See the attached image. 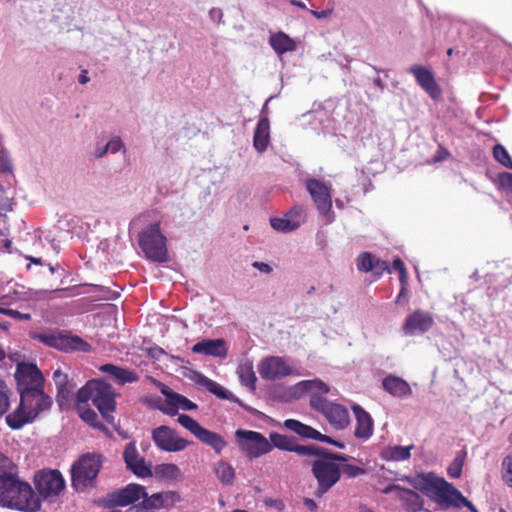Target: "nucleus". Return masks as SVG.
<instances>
[{
	"mask_svg": "<svg viewBox=\"0 0 512 512\" xmlns=\"http://www.w3.org/2000/svg\"><path fill=\"white\" fill-rule=\"evenodd\" d=\"M316 449L318 451L311 453L309 456L317 457L312 462L311 471L318 483L315 495L322 497L340 480L341 469L337 462H346L347 457L342 454L329 452L319 446H316Z\"/></svg>",
	"mask_w": 512,
	"mask_h": 512,
	"instance_id": "20e7f679",
	"label": "nucleus"
},
{
	"mask_svg": "<svg viewBox=\"0 0 512 512\" xmlns=\"http://www.w3.org/2000/svg\"><path fill=\"white\" fill-rule=\"evenodd\" d=\"M500 186L512 193V173L503 172L499 174Z\"/></svg>",
	"mask_w": 512,
	"mask_h": 512,
	"instance_id": "603ef678",
	"label": "nucleus"
},
{
	"mask_svg": "<svg viewBox=\"0 0 512 512\" xmlns=\"http://www.w3.org/2000/svg\"><path fill=\"white\" fill-rule=\"evenodd\" d=\"M43 342L48 346L56 348L60 351H81L89 352L91 346L79 336L68 335H49L43 337Z\"/></svg>",
	"mask_w": 512,
	"mask_h": 512,
	"instance_id": "dca6fc26",
	"label": "nucleus"
},
{
	"mask_svg": "<svg viewBox=\"0 0 512 512\" xmlns=\"http://www.w3.org/2000/svg\"><path fill=\"white\" fill-rule=\"evenodd\" d=\"M493 157L497 162H499L506 168L512 169V159L503 145L496 144L493 147Z\"/></svg>",
	"mask_w": 512,
	"mask_h": 512,
	"instance_id": "c03bdc74",
	"label": "nucleus"
},
{
	"mask_svg": "<svg viewBox=\"0 0 512 512\" xmlns=\"http://www.w3.org/2000/svg\"><path fill=\"white\" fill-rule=\"evenodd\" d=\"M142 501L130 507L127 512H154L164 507L165 496L164 493H155L148 496L146 488L144 487V496L141 497Z\"/></svg>",
	"mask_w": 512,
	"mask_h": 512,
	"instance_id": "a878e982",
	"label": "nucleus"
},
{
	"mask_svg": "<svg viewBox=\"0 0 512 512\" xmlns=\"http://www.w3.org/2000/svg\"><path fill=\"white\" fill-rule=\"evenodd\" d=\"M139 246L148 259L158 263L168 261L166 237L161 233L160 222L150 224L139 234Z\"/></svg>",
	"mask_w": 512,
	"mask_h": 512,
	"instance_id": "423d86ee",
	"label": "nucleus"
},
{
	"mask_svg": "<svg viewBox=\"0 0 512 512\" xmlns=\"http://www.w3.org/2000/svg\"><path fill=\"white\" fill-rule=\"evenodd\" d=\"M304 505L311 511H315L318 507L316 502L311 498H305Z\"/></svg>",
	"mask_w": 512,
	"mask_h": 512,
	"instance_id": "052dcab7",
	"label": "nucleus"
},
{
	"mask_svg": "<svg viewBox=\"0 0 512 512\" xmlns=\"http://www.w3.org/2000/svg\"><path fill=\"white\" fill-rule=\"evenodd\" d=\"M284 426L303 438L316 440L319 435V431L295 419L285 420Z\"/></svg>",
	"mask_w": 512,
	"mask_h": 512,
	"instance_id": "c9c22d12",
	"label": "nucleus"
},
{
	"mask_svg": "<svg viewBox=\"0 0 512 512\" xmlns=\"http://www.w3.org/2000/svg\"><path fill=\"white\" fill-rule=\"evenodd\" d=\"M36 418V412L29 411L28 407L22 405L20 400L18 407L6 416V423L11 429L18 430L24 425L32 423Z\"/></svg>",
	"mask_w": 512,
	"mask_h": 512,
	"instance_id": "b1692460",
	"label": "nucleus"
},
{
	"mask_svg": "<svg viewBox=\"0 0 512 512\" xmlns=\"http://www.w3.org/2000/svg\"><path fill=\"white\" fill-rule=\"evenodd\" d=\"M192 352L196 354H203L206 356H213L224 358L227 355V347L224 339H204L192 347Z\"/></svg>",
	"mask_w": 512,
	"mask_h": 512,
	"instance_id": "4be33fe9",
	"label": "nucleus"
},
{
	"mask_svg": "<svg viewBox=\"0 0 512 512\" xmlns=\"http://www.w3.org/2000/svg\"><path fill=\"white\" fill-rule=\"evenodd\" d=\"M102 467V456L87 453L80 457L72 466V485L77 490H83L93 485Z\"/></svg>",
	"mask_w": 512,
	"mask_h": 512,
	"instance_id": "0eeeda50",
	"label": "nucleus"
},
{
	"mask_svg": "<svg viewBox=\"0 0 512 512\" xmlns=\"http://www.w3.org/2000/svg\"><path fill=\"white\" fill-rule=\"evenodd\" d=\"M53 381L57 389L56 402L60 409H64L69 406L75 385L69 382L68 375L60 369L54 371Z\"/></svg>",
	"mask_w": 512,
	"mask_h": 512,
	"instance_id": "412c9836",
	"label": "nucleus"
},
{
	"mask_svg": "<svg viewBox=\"0 0 512 512\" xmlns=\"http://www.w3.org/2000/svg\"><path fill=\"white\" fill-rule=\"evenodd\" d=\"M302 391L311 392L310 406L313 410L321 413L329 424L336 430H343L350 424L348 409L334 402L329 401L325 394L330 391L329 386L321 380H304L297 384Z\"/></svg>",
	"mask_w": 512,
	"mask_h": 512,
	"instance_id": "7ed1b4c3",
	"label": "nucleus"
},
{
	"mask_svg": "<svg viewBox=\"0 0 512 512\" xmlns=\"http://www.w3.org/2000/svg\"><path fill=\"white\" fill-rule=\"evenodd\" d=\"M237 375L243 385L250 390L256 389V375L253 368V363L250 360L241 362L237 367Z\"/></svg>",
	"mask_w": 512,
	"mask_h": 512,
	"instance_id": "72a5a7b5",
	"label": "nucleus"
},
{
	"mask_svg": "<svg viewBox=\"0 0 512 512\" xmlns=\"http://www.w3.org/2000/svg\"><path fill=\"white\" fill-rule=\"evenodd\" d=\"M382 386L385 391L394 397L403 398L412 394V389L408 382L397 376L388 375L382 380Z\"/></svg>",
	"mask_w": 512,
	"mask_h": 512,
	"instance_id": "bb28decb",
	"label": "nucleus"
},
{
	"mask_svg": "<svg viewBox=\"0 0 512 512\" xmlns=\"http://www.w3.org/2000/svg\"><path fill=\"white\" fill-rule=\"evenodd\" d=\"M123 148V143L119 137H114L106 144V150L116 153Z\"/></svg>",
	"mask_w": 512,
	"mask_h": 512,
	"instance_id": "864d4df0",
	"label": "nucleus"
},
{
	"mask_svg": "<svg viewBox=\"0 0 512 512\" xmlns=\"http://www.w3.org/2000/svg\"><path fill=\"white\" fill-rule=\"evenodd\" d=\"M100 370L109 374L118 384L124 385L126 383H133L138 381V374L130 369L122 368L114 364H105L100 367Z\"/></svg>",
	"mask_w": 512,
	"mask_h": 512,
	"instance_id": "cd10ccee",
	"label": "nucleus"
},
{
	"mask_svg": "<svg viewBox=\"0 0 512 512\" xmlns=\"http://www.w3.org/2000/svg\"><path fill=\"white\" fill-rule=\"evenodd\" d=\"M35 488L43 499L58 496L65 487V481L57 470H40L34 476Z\"/></svg>",
	"mask_w": 512,
	"mask_h": 512,
	"instance_id": "9b49d317",
	"label": "nucleus"
},
{
	"mask_svg": "<svg viewBox=\"0 0 512 512\" xmlns=\"http://www.w3.org/2000/svg\"><path fill=\"white\" fill-rule=\"evenodd\" d=\"M252 266L256 269H258L259 271L263 272V273H270L272 271V268L269 264L267 263H264V262H258V261H255Z\"/></svg>",
	"mask_w": 512,
	"mask_h": 512,
	"instance_id": "13d9d810",
	"label": "nucleus"
},
{
	"mask_svg": "<svg viewBox=\"0 0 512 512\" xmlns=\"http://www.w3.org/2000/svg\"><path fill=\"white\" fill-rule=\"evenodd\" d=\"M1 170L2 171H10L11 170L10 163L6 159H4V158H3V163L1 165Z\"/></svg>",
	"mask_w": 512,
	"mask_h": 512,
	"instance_id": "0e129e2a",
	"label": "nucleus"
},
{
	"mask_svg": "<svg viewBox=\"0 0 512 512\" xmlns=\"http://www.w3.org/2000/svg\"><path fill=\"white\" fill-rule=\"evenodd\" d=\"M309 12L317 19H323V18H326L328 17V15L330 14L329 11H315V10H309Z\"/></svg>",
	"mask_w": 512,
	"mask_h": 512,
	"instance_id": "bf43d9fd",
	"label": "nucleus"
},
{
	"mask_svg": "<svg viewBox=\"0 0 512 512\" xmlns=\"http://www.w3.org/2000/svg\"><path fill=\"white\" fill-rule=\"evenodd\" d=\"M156 478L168 481H178L182 478L180 468L174 463L158 464L154 468Z\"/></svg>",
	"mask_w": 512,
	"mask_h": 512,
	"instance_id": "f704fd0d",
	"label": "nucleus"
},
{
	"mask_svg": "<svg viewBox=\"0 0 512 512\" xmlns=\"http://www.w3.org/2000/svg\"><path fill=\"white\" fill-rule=\"evenodd\" d=\"M152 439L159 449L167 452L182 451L189 445V441L179 437L175 430L166 425L153 429Z\"/></svg>",
	"mask_w": 512,
	"mask_h": 512,
	"instance_id": "f8f14e48",
	"label": "nucleus"
},
{
	"mask_svg": "<svg viewBox=\"0 0 512 512\" xmlns=\"http://www.w3.org/2000/svg\"><path fill=\"white\" fill-rule=\"evenodd\" d=\"M144 496V486L136 483H130L123 488L108 493L102 498L101 502L105 508L125 507L136 505L141 497Z\"/></svg>",
	"mask_w": 512,
	"mask_h": 512,
	"instance_id": "9d476101",
	"label": "nucleus"
},
{
	"mask_svg": "<svg viewBox=\"0 0 512 512\" xmlns=\"http://www.w3.org/2000/svg\"><path fill=\"white\" fill-rule=\"evenodd\" d=\"M215 474L219 481L225 486H231L235 479V469L225 461H219L214 467Z\"/></svg>",
	"mask_w": 512,
	"mask_h": 512,
	"instance_id": "4c0bfd02",
	"label": "nucleus"
},
{
	"mask_svg": "<svg viewBox=\"0 0 512 512\" xmlns=\"http://www.w3.org/2000/svg\"><path fill=\"white\" fill-rule=\"evenodd\" d=\"M316 440L320 441V442H325V443H328V444H332V445H334L336 447H339V448H344V443L336 441V440L332 439L331 437H329L327 435H324V434H322L320 432H319L318 437H316Z\"/></svg>",
	"mask_w": 512,
	"mask_h": 512,
	"instance_id": "5fc2aeb1",
	"label": "nucleus"
},
{
	"mask_svg": "<svg viewBox=\"0 0 512 512\" xmlns=\"http://www.w3.org/2000/svg\"><path fill=\"white\" fill-rule=\"evenodd\" d=\"M270 224L273 229L281 232H290L296 230L301 221L299 219H291L285 216V218L273 217L270 218Z\"/></svg>",
	"mask_w": 512,
	"mask_h": 512,
	"instance_id": "58836bf2",
	"label": "nucleus"
},
{
	"mask_svg": "<svg viewBox=\"0 0 512 512\" xmlns=\"http://www.w3.org/2000/svg\"><path fill=\"white\" fill-rule=\"evenodd\" d=\"M397 499L402 502V506L407 512H419L424 506L423 498L417 492L408 488L403 487Z\"/></svg>",
	"mask_w": 512,
	"mask_h": 512,
	"instance_id": "c756f323",
	"label": "nucleus"
},
{
	"mask_svg": "<svg viewBox=\"0 0 512 512\" xmlns=\"http://www.w3.org/2000/svg\"><path fill=\"white\" fill-rule=\"evenodd\" d=\"M19 394L44 390L45 379L40 369L32 363H19L15 372Z\"/></svg>",
	"mask_w": 512,
	"mask_h": 512,
	"instance_id": "1a4fd4ad",
	"label": "nucleus"
},
{
	"mask_svg": "<svg viewBox=\"0 0 512 512\" xmlns=\"http://www.w3.org/2000/svg\"><path fill=\"white\" fill-rule=\"evenodd\" d=\"M177 421L181 426L190 431L196 438H198V435H200L204 428L196 420H194L191 416L187 414L179 415Z\"/></svg>",
	"mask_w": 512,
	"mask_h": 512,
	"instance_id": "a19ab883",
	"label": "nucleus"
},
{
	"mask_svg": "<svg viewBox=\"0 0 512 512\" xmlns=\"http://www.w3.org/2000/svg\"><path fill=\"white\" fill-rule=\"evenodd\" d=\"M392 268L399 272V281L401 284L407 283V270L404 265V262L400 258H396L393 260Z\"/></svg>",
	"mask_w": 512,
	"mask_h": 512,
	"instance_id": "8fccbe9b",
	"label": "nucleus"
},
{
	"mask_svg": "<svg viewBox=\"0 0 512 512\" xmlns=\"http://www.w3.org/2000/svg\"><path fill=\"white\" fill-rule=\"evenodd\" d=\"M9 407L8 389L2 381H0V416H2Z\"/></svg>",
	"mask_w": 512,
	"mask_h": 512,
	"instance_id": "3c124183",
	"label": "nucleus"
},
{
	"mask_svg": "<svg viewBox=\"0 0 512 512\" xmlns=\"http://www.w3.org/2000/svg\"><path fill=\"white\" fill-rule=\"evenodd\" d=\"M340 469L341 473H344L346 476L350 478H355L366 473V470L364 468L347 463L340 466Z\"/></svg>",
	"mask_w": 512,
	"mask_h": 512,
	"instance_id": "09e8293b",
	"label": "nucleus"
},
{
	"mask_svg": "<svg viewBox=\"0 0 512 512\" xmlns=\"http://www.w3.org/2000/svg\"><path fill=\"white\" fill-rule=\"evenodd\" d=\"M76 409L79 414V417L85 423H87L88 425H90L93 428L103 431L104 433L109 432L108 428L104 424L99 422L98 415L96 414V412L94 410H92L88 406V403H82V402L77 401Z\"/></svg>",
	"mask_w": 512,
	"mask_h": 512,
	"instance_id": "2f4dec72",
	"label": "nucleus"
},
{
	"mask_svg": "<svg viewBox=\"0 0 512 512\" xmlns=\"http://www.w3.org/2000/svg\"><path fill=\"white\" fill-rule=\"evenodd\" d=\"M410 72L414 75L417 84L430 98L436 100L441 96V88L436 82L433 73L428 68L422 65H414L410 68Z\"/></svg>",
	"mask_w": 512,
	"mask_h": 512,
	"instance_id": "6ab92c4d",
	"label": "nucleus"
},
{
	"mask_svg": "<svg viewBox=\"0 0 512 512\" xmlns=\"http://www.w3.org/2000/svg\"><path fill=\"white\" fill-rule=\"evenodd\" d=\"M414 449V445L409 446H388L381 452V458L386 461H405L410 459L411 450Z\"/></svg>",
	"mask_w": 512,
	"mask_h": 512,
	"instance_id": "473e14b6",
	"label": "nucleus"
},
{
	"mask_svg": "<svg viewBox=\"0 0 512 512\" xmlns=\"http://www.w3.org/2000/svg\"><path fill=\"white\" fill-rule=\"evenodd\" d=\"M197 382L200 385L204 386L209 392L215 394L219 398H221V399L227 398L225 389L221 385L216 383L215 381L207 378L206 376L199 374Z\"/></svg>",
	"mask_w": 512,
	"mask_h": 512,
	"instance_id": "ea45409f",
	"label": "nucleus"
},
{
	"mask_svg": "<svg viewBox=\"0 0 512 512\" xmlns=\"http://www.w3.org/2000/svg\"><path fill=\"white\" fill-rule=\"evenodd\" d=\"M290 3L294 6H297L299 8H302V9H307L306 8V5L304 2L300 1V0H291Z\"/></svg>",
	"mask_w": 512,
	"mask_h": 512,
	"instance_id": "e2e57ef3",
	"label": "nucleus"
},
{
	"mask_svg": "<svg viewBox=\"0 0 512 512\" xmlns=\"http://www.w3.org/2000/svg\"><path fill=\"white\" fill-rule=\"evenodd\" d=\"M384 272L391 273L388 262L375 256L373 261L372 274L379 278L383 275Z\"/></svg>",
	"mask_w": 512,
	"mask_h": 512,
	"instance_id": "49530a36",
	"label": "nucleus"
},
{
	"mask_svg": "<svg viewBox=\"0 0 512 512\" xmlns=\"http://www.w3.org/2000/svg\"><path fill=\"white\" fill-rule=\"evenodd\" d=\"M269 44L278 55L292 52L296 49L295 41L281 31L270 36Z\"/></svg>",
	"mask_w": 512,
	"mask_h": 512,
	"instance_id": "7c9ffc66",
	"label": "nucleus"
},
{
	"mask_svg": "<svg viewBox=\"0 0 512 512\" xmlns=\"http://www.w3.org/2000/svg\"><path fill=\"white\" fill-rule=\"evenodd\" d=\"M0 507L21 512H37L41 500L31 485L18 477V467L11 459L0 455Z\"/></svg>",
	"mask_w": 512,
	"mask_h": 512,
	"instance_id": "f257e3e1",
	"label": "nucleus"
},
{
	"mask_svg": "<svg viewBox=\"0 0 512 512\" xmlns=\"http://www.w3.org/2000/svg\"><path fill=\"white\" fill-rule=\"evenodd\" d=\"M115 397L113 387L109 383L98 379L89 380L76 394L78 402L88 403V401H91L108 422L113 420L110 413L116 408Z\"/></svg>",
	"mask_w": 512,
	"mask_h": 512,
	"instance_id": "39448f33",
	"label": "nucleus"
},
{
	"mask_svg": "<svg viewBox=\"0 0 512 512\" xmlns=\"http://www.w3.org/2000/svg\"><path fill=\"white\" fill-rule=\"evenodd\" d=\"M107 152H109L108 150H106V146L103 148V149H99L97 150V153H96V156L98 158H101L103 157Z\"/></svg>",
	"mask_w": 512,
	"mask_h": 512,
	"instance_id": "69168bd1",
	"label": "nucleus"
},
{
	"mask_svg": "<svg viewBox=\"0 0 512 512\" xmlns=\"http://www.w3.org/2000/svg\"><path fill=\"white\" fill-rule=\"evenodd\" d=\"M197 439L212 447L217 454H220L221 451L227 446V442L220 434L205 428H203Z\"/></svg>",
	"mask_w": 512,
	"mask_h": 512,
	"instance_id": "e433bc0d",
	"label": "nucleus"
},
{
	"mask_svg": "<svg viewBox=\"0 0 512 512\" xmlns=\"http://www.w3.org/2000/svg\"><path fill=\"white\" fill-rule=\"evenodd\" d=\"M123 459L126 467L136 476L147 478L152 476L150 465H147L144 457H142L136 448L135 441L129 442L123 452Z\"/></svg>",
	"mask_w": 512,
	"mask_h": 512,
	"instance_id": "2eb2a0df",
	"label": "nucleus"
},
{
	"mask_svg": "<svg viewBox=\"0 0 512 512\" xmlns=\"http://www.w3.org/2000/svg\"><path fill=\"white\" fill-rule=\"evenodd\" d=\"M401 285H402V287H401V290H400V293L398 295L397 300H399L402 296H404L406 291H407V288H406L407 283L406 284H401Z\"/></svg>",
	"mask_w": 512,
	"mask_h": 512,
	"instance_id": "338daca9",
	"label": "nucleus"
},
{
	"mask_svg": "<svg viewBox=\"0 0 512 512\" xmlns=\"http://www.w3.org/2000/svg\"><path fill=\"white\" fill-rule=\"evenodd\" d=\"M399 479L407 482L441 507L459 509L465 506L471 512H478L475 506L457 488L433 472L419 473L415 476L403 475Z\"/></svg>",
	"mask_w": 512,
	"mask_h": 512,
	"instance_id": "f03ea898",
	"label": "nucleus"
},
{
	"mask_svg": "<svg viewBox=\"0 0 512 512\" xmlns=\"http://www.w3.org/2000/svg\"><path fill=\"white\" fill-rule=\"evenodd\" d=\"M161 392L165 395L166 403L169 406L167 410H164L166 414L175 415L178 408L187 411L197 408L195 403L179 393L168 390L167 388L162 389Z\"/></svg>",
	"mask_w": 512,
	"mask_h": 512,
	"instance_id": "393cba45",
	"label": "nucleus"
},
{
	"mask_svg": "<svg viewBox=\"0 0 512 512\" xmlns=\"http://www.w3.org/2000/svg\"><path fill=\"white\" fill-rule=\"evenodd\" d=\"M303 213V208L301 206H294L289 212L286 213V217L291 219H299Z\"/></svg>",
	"mask_w": 512,
	"mask_h": 512,
	"instance_id": "4d7b16f0",
	"label": "nucleus"
},
{
	"mask_svg": "<svg viewBox=\"0 0 512 512\" xmlns=\"http://www.w3.org/2000/svg\"><path fill=\"white\" fill-rule=\"evenodd\" d=\"M269 438L272 448L276 447L280 450L295 452L301 456H309L311 453L318 451L316 445H300L295 437L282 435L277 432L270 433Z\"/></svg>",
	"mask_w": 512,
	"mask_h": 512,
	"instance_id": "f3484780",
	"label": "nucleus"
},
{
	"mask_svg": "<svg viewBox=\"0 0 512 512\" xmlns=\"http://www.w3.org/2000/svg\"><path fill=\"white\" fill-rule=\"evenodd\" d=\"M402 489H403V487H402V486H400V485H397V484H390V485L386 486L385 488H383V489L381 490V492H382L383 494H390V493L395 492L396 497H398V495H399V493L401 492V490H402Z\"/></svg>",
	"mask_w": 512,
	"mask_h": 512,
	"instance_id": "6e6d98bb",
	"label": "nucleus"
},
{
	"mask_svg": "<svg viewBox=\"0 0 512 512\" xmlns=\"http://www.w3.org/2000/svg\"><path fill=\"white\" fill-rule=\"evenodd\" d=\"M502 467V478L509 487H512V457H505L502 462Z\"/></svg>",
	"mask_w": 512,
	"mask_h": 512,
	"instance_id": "de8ad7c7",
	"label": "nucleus"
},
{
	"mask_svg": "<svg viewBox=\"0 0 512 512\" xmlns=\"http://www.w3.org/2000/svg\"><path fill=\"white\" fill-rule=\"evenodd\" d=\"M258 372L262 379L268 381L279 380L294 373L285 359L279 356L264 358L258 366Z\"/></svg>",
	"mask_w": 512,
	"mask_h": 512,
	"instance_id": "ddd939ff",
	"label": "nucleus"
},
{
	"mask_svg": "<svg viewBox=\"0 0 512 512\" xmlns=\"http://www.w3.org/2000/svg\"><path fill=\"white\" fill-rule=\"evenodd\" d=\"M0 314H4L19 321H29L32 318L31 313L29 312H20L16 309L11 308L0 307Z\"/></svg>",
	"mask_w": 512,
	"mask_h": 512,
	"instance_id": "a18cd8bd",
	"label": "nucleus"
},
{
	"mask_svg": "<svg viewBox=\"0 0 512 512\" xmlns=\"http://www.w3.org/2000/svg\"><path fill=\"white\" fill-rule=\"evenodd\" d=\"M433 325V315L428 311L417 309L406 318L402 329L405 335H414L417 332L429 331Z\"/></svg>",
	"mask_w": 512,
	"mask_h": 512,
	"instance_id": "a211bd4d",
	"label": "nucleus"
},
{
	"mask_svg": "<svg viewBox=\"0 0 512 512\" xmlns=\"http://www.w3.org/2000/svg\"><path fill=\"white\" fill-rule=\"evenodd\" d=\"M352 410L356 418L354 436L357 439H369L373 433V420L370 414L359 405H354Z\"/></svg>",
	"mask_w": 512,
	"mask_h": 512,
	"instance_id": "5701e85b",
	"label": "nucleus"
},
{
	"mask_svg": "<svg viewBox=\"0 0 512 512\" xmlns=\"http://www.w3.org/2000/svg\"><path fill=\"white\" fill-rule=\"evenodd\" d=\"M22 405L27 406L29 411L36 412V417L44 411H48L52 406V398L44 390L24 393L20 395Z\"/></svg>",
	"mask_w": 512,
	"mask_h": 512,
	"instance_id": "aec40b11",
	"label": "nucleus"
},
{
	"mask_svg": "<svg viewBox=\"0 0 512 512\" xmlns=\"http://www.w3.org/2000/svg\"><path fill=\"white\" fill-rule=\"evenodd\" d=\"M89 81V77L87 76V70H82L79 76V83L86 84Z\"/></svg>",
	"mask_w": 512,
	"mask_h": 512,
	"instance_id": "680f3d73",
	"label": "nucleus"
},
{
	"mask_svg": "<svg viewBox=\"0 0 512 512\" xmlns=\"http://www.w3.org/2000/svg\"><path fill=\"white\" fill-rule=\"evenodd\" d=\"M240 449L250 459L259 458L272 451V445L260 432L238 429L235 432Z\"/></svg>",
	"mask_w": 512,
	"mask_h": 512,
	"instance_id": "6e6552de",
	"label": "nucleus"
},
{
	"mask_svg": "<svg viewBox=\"0 0 512 512\" xmlns=\"http://www.w3.org/2000/svg\"><path fill=\"white\" fill-rule=\"evenodd\" d=\"M270 141V123L267 117H262L257 123L253 136L254 148L262 153L264 152Z\"/></svg>",
	"mask_w": 512,
	"mask_h": 512,
	"instance_id": "c85d7f7f",
	"label": "nucleus"
},
{
	"mask_svg": "<svg viewBox=\"0 0 512 512\" xmlns=\"http://www.w3.org/2000/svg\"><path fill=\"white\" fill-rule=\"evenodd\" d=\"M465 458L466 451L462 450L456 455L452 463L449 465L447 468V474L451 478H459L461 476Z\"/></svg>",
	"mask_w": 512,
	"mask_h": 512,
	"instance_id": "79ce46f5",
	"label": "nucleus"
},
{
	"mask_svg": "<svg viewBox=\"0 0 512 512\" xmlns=\"http://www.w3.org/2000/svg\"><path fill=\"white\" fill-rule=\"evenodd\" d=\"M28 259H29L32 263H34V264H37V265H41V264H42V260H41V258L29 257Z\"/></svg>",
	"mask_w": 512,
	"mask_h": 512,
	"instance_id": "774afa93",
	"label": "nucleus"
},
{
	"mask_svg": "<svg viewBox=\"0 0 512 512\" xmlns=\"http://www.w3.org/2000/svg\"><path fill=\"white\" fill-rule=\"evenodd\" d=\"M374 257L370 252L360 253L356 259L357 269L363 273L372 272Z\"/></svg>",
	"mask_w": 512,
	"mask_h": 512,
	"instance_id": "37998d69",
	"label": "nucleus"
},
{
	"mask_svg": "<svg viewBox=\"0 0 512 512\" xmlns=\"http://www.w3.org/2000/svg\"><path fill=\"white\" fill-rule=\"evenodd\" d=\"M305 185L318 211L323 215L329 213L332 208L330 187L315 178H308Z\"/></svg>",
	"mask_w": 512,
	"mask_h": 512,
	"instance_id": "4468645a",
	"label": "nucleus"
}]
</instances>
